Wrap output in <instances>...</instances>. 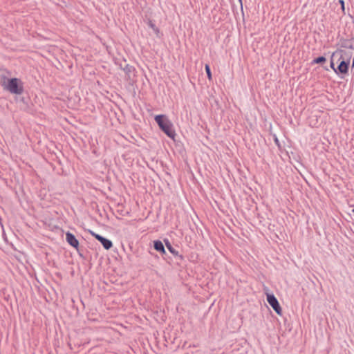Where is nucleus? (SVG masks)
Here are the masks:
<instances>
[{"instance_id": "1a4fd4ad", "label": "nucleus", "mask_w": 354, "mask_h": 354, "mask_svg": "<svg viewBox=\"0 0 354 354\" xmlns=\"http://www.w3.org/2000/svg\"><path fill=\"white\" fill-rule=\"evenodd\" d=\"M154 248L158 252H160L162 254L165 253V250L162 243L160 241H154Z\"/></svg>"}, {"instance_id": "f8f14e48", "label": "nucleus", "mask_w": 354, "mask_h": 354, "mask_svg": "<svg viewBox=\"0 0 354 354\" xmlns=\"http://www.w3.org/2000/svg\"><path fill=\"white\" fill-rule=\"evenodd\" d=\"M339 2L341 4V8H342V11L344 12V10H345L344 1L343 0H339Z\"/></svg>"}, {"instance_id": "7ed1b4c3", "label": "nucleus", "mask_w": 354, "mask_h": 354, "mask_svg": "<svg viewBox=\"0 0 354 354\" xmlns=\"http://www.w3.org/2000/svg\"><path fill=\"white\" fill-rule=\"evenodd\" d=\"M351 56V53L346 50L340 49L336 50L332 55L330 67L335 71V73H337V69L334 68L335 60H337L339 64L342 61H344V62H350Z\"/></svg>"}, {"instance_id": "4468645a", "label": "nucleus", "mask_w": 354, "mask_h": 354, "mask_svg": "<svg viewBox=\"0 0 354 354\" xmlns=\"http://www.w3.org/2000/svg\"><path fill=\"white\" fill-rule=\"evenodd\" d=\"M150 26H151V28H154V25H153V24H150Z\"/></svg>"}, {"instance_id": "2eb2a0df", "label": "nucleus", "mask_w": 354, "mask_h": 354, "mask_svg": "<svg viewBox=\"0 0 354 354\" xmlns=\"http://www.w3.org/2000/svg\"><path fill=\"white\" fill-rule=\"evenodd\" d=\"M353 213H354V209H353Z\"/></svg>"}, {"instance_id": "9d476101", "label": "nucleus", "mask_w": 354, "mask_h": 354, "mask_svg": "<svg viewBox=\"0 0 354 354\" xmlns=\"http://www.w3.org/2000/svg\"><path fill=\"white\" fill-rule=\"evenodd\" d=\"M326 61V58L324 57H319L316 59H315L313 61V64H322V63H324Z\"/></svg>"}, {"instance_id": "39448f33", "label": "nucleus", "mask_w": 354, "mask_h": 354, "mask_svg": "<svg viewBox=\"0 0 354 354\" xmlns=\"http://www.w3.org/2000/svg\"><path fill=\"white\" fill-rule=\"evenodd\" d=\"M266 298L267 301L272 306V308L276 312V313L279 315H281L282 313V310L275 296L272 294L267 293Z\"/></svg>"}, {"instance_id": "0eeeda50", "label": "nucleus", "mask_w": 354, "mask_h": 354, "mask_svg": "<svg viewBox=\"0 0 354 354\" xmlns=\"http://www.w3.org/2000/svg\"><path fill=\"white\" fill-rule=\"evenodd\" d=\"M66 239L68 244H70L71 246L77 248L79 245V241L75 237V236L71 234V232H67L66 234Z\"/></svg>"}, {"instance_id": "f03ea898", "label": "nucleus", "mask_w": 354, "mask_h": 354, "mask_svg": "<svg viewBox=\"0 0 354 354\" xmlns=\"http://www.w3.org/2000/svg\"><path fill=\"white\" fill-rule=\"evenodd\" d=\"M155 120L160 129L169 138H174L176 133L173 129V124L165 115H157Z\"/></svg>"}, {"instance_id": "ddd939ff", "label": "nucleus", "mask_w": 354, "mask_h": 354, "mask_svg": "<svg viewBox=\"0 0 354 354\" xmlns=\"http://www.w3.org/2000/svg\"><path fill=\"white\" fill-rule=\"evenodd\" d=\"M166 245H167V248L169 249V250L171 252H173L172 247L171 246V245H170V243H166Z\"/></svg>"}, {"instance_id": "f257e3e1", "label": "nucleus", "mask_w": 354, "mask_h": 354, "mask_svg": "<svg viewBox=\"0 0 354 354\" xmlns=\"http://www.w3.org/2000/svg\"><path fill=\"white\" fill-rule=\"evenodd\" d=\"M0 84L3 88L12 94L21 95L24 91V84L19 78H8L1 77Z\"/></svg>"}, {"instance_id": "20e7f679", "label": "nucleus", "mask_w": 354, "mask_h": 354, "mask_svg": "<svg viewBox=\"0 0 354 354\" xmlns=\"http://www.w3.org/2000/svg\"><path fill=\"white\" fill-rule=\"evenodd\" d=\"M351 56V53L346 50L340 49L336 50L332 55L330 67L335 71V73H337V69L334 68L335 60H337L339 64L342 61H344V62H350Z\"/></svg>"}, {"instance_id": "423d86ee", "label": "nucleus", "mask_w": 354, "mask_h": 354, "mask_svg": "<svg viewBox=\"0 0 354 354\" xmlns=\"http://www.w3.org/2000/svg\"><path fill=\"white\" fill-rule=\"evenodd\" d=\"M91 233L93 236H94L97 240H98L102 243V245H103L104 249L109 250L113 246V243H112L111 241H110V240H109V239H106L93 232H91Z\"/></svg>"}, {"instance_id": "9b49d317", "label": "nucleus", "mask_w": 354, "mask_h": 354, "mask_svg": "<svg viewBox=\"0 0 354 354\" xmlns=\"http://www.w3.org/2000/svg\"><path fill=\"white\" fill-rule=\"evenodd\" d=\"M205 71L207 73V75L209 80H212V73L210 71L209 66L208 64L205 65Z\"/></svg>"}, {"instance_id": "6e6552de", "label": "nucleus", "mask_w": 354, "mask_h": 354, "mask_svg": "<svg viewBox=\"0 0 354 354\" xmlns=\"http://www.w3.org/2000/svg\"><path fill=\"white\" fill-rule=\"evenodd\" d=\"M349 64L350 62H344V61L341 62L337 67L338 71L343 74L347 73Z\"/></svg>"}]
</instances>
